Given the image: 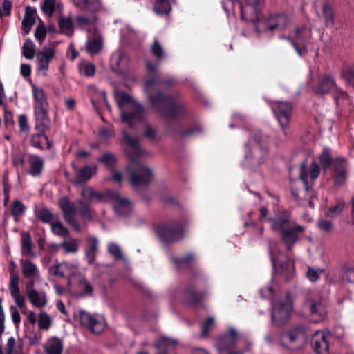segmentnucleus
<instances>
[{"mask_svg":"<svg viewBox=\"0 0 354 354\" xmlns=\"http://www.w3.org/2000/svg\"><path fill=\"white\" fill-rule=\"evenodd\" d=\"M55 54V48L53 46L44 47L42 51L37 53V71L38 73L46 76L48 70L49 63Z\"/></svg>","mask_w":354,"mask_h":354,"instance_id":"a211bd4d","label":"nucleus"},{"mask_svg":"<svg viewBox=\"0 0 354 354\" xmlns=\"http://www.w3.org/2000/svg\"><path fill=\"white\" fill-rule=\"evenodd\" d=\"M129 64L127 55L122 51L115 52L111 57V68L117 73H122Z\"/></svg>","mask_w":354,"mask_h":354,"instance_id":"a878e982","label":"nucleus"},{"mask_svg":"<svg viewBox=\"0 0 354 354\" xmlns=\"http://www.w3.org/2000/svg\"><path fill=\"white\" fill-rule=\"evenodd\" d=\"M61 31L66 35L73 34V22L70 18L63 17L59 19V22Z\"/></svg>","mask_w":354,"mask_h":354,"instance_id":"49530a36","label":"nucleus"},{"mask_svg":"<svg viewBox=\"0 0 354 354\" xmlns=\"http://www.w3.org/2000/svg\"><path fill=\"white\" fill-rule=\"evenodd\" d=\"M19 279L18 276L12 275L10 281V292L16 304L21 309L26 308L24 297L20 292Z\"/></svg>","mask_w":354,"mask_h":354,"instance_id":"b1692460","label":"nucleus"},{"mask_svg":"<svg viewBox=\"0 0 354 354\" xmlns=\"http://www.w3.org/2000/svg\"><path fill=\"white\" fill-rule=\"evenodd\" d=\"M270 256L274 269V277L281 276L283 279H288V275L293 270L290 261H283V255L279 252L278 245L275 243L270 245Z\"/></svg>","mask_w":354,"mask_h":354,"instance_id":"0eeeda50","label":"nucleus"},{"mask_svg":"<svg viewBox=\"0 0 354 354\" xmlns=\"http://www.w3.org/2000/svg\"><path fill=\"white\" fill-rule=\"evenodd\" d=\"M303 29L297 28L294 35L291 36V39L294 41H292V45L295 47V50L299 56L303 55V50L298 46L297 41L301 39V32Z\"/></svg>","mask_w":354,"mask_h":354,"instance_id":"603ef678","label":"nucleus"},{"mask_svg":"<svg viewBox=\"0 0 354 354\" xmlns=\"http://www.w3.org/2000/svg\"><path fill=\"white\" fill-rule=\"evenodd\" d=\"M319 173V167L316 163H312L308 168L301 165L299 178L307 191L311 188L313 182L318 178Z\"/></svg>","mask_w":354,"mask_h":354,"instance_id":"aec40b11","label":"nucleus"},{"mask_svg":"<svg viewBox=\"0 0 354 354\" xmlns=\"http://www.w3.org/2000/svg\"><path fill=\"white\" fill-rule=\"evenodd\" d=\"M261 134L259 133L254 137V145L250 141L245 145V155L244 165L248 167L252 168L258 166L262 160V149L260 146Z\"/></svg>","mask_w":354,"mask_h":354,"instance_id":"9d476101","label":"nucleus"},{"mask_svg":"<svg viewBox=\"0 0 354 354\" xmlns=\"http://www.w3.org/2000/svg\"><path fill=\"white\" fill-rule=\"evenodd\" d=\"M344 207V203H339L334 207H331L327 211V215L330 217H335L339 215Z\"/></svg>","mask_w":354,"mask_h":354,"instance_id":"bf43d9fd","label":"nucleus"},{"mask_svg":"<svg viewBox=\"0 0 354 354\" xmlns=\"http://www.w3.org/2000/svg\"><path fill=\"white\" fill-rule=\"evenodd\" d=\"M241 335L234 328H230L224 334L218 337L216 348L219 353L230 350L239 341Z\"/></svg>","mask_w":354,"mask_h":354,"instance_id":"dca6fc26","label":"nucleus"},{"mask_svg":"<svg viewBox=\"0 0 354 354\" xmlns=\"http://www.w3.org/2000/svg\"><path fill=\"white\" fill-rule=\"evenodd\" d=\"M323 15L326 26L332 28L335 25V15L331 6L325 4L323 7Z\"/></svg>","mask_w":354,"mask_h":354,"instance_id":"ea45409f","label":"nucleus"},{"mask_svg":"<svg viewBox=\"0 0 354 354\" xmlns=\"http://www.w3.org/2000/svg\"><path fill=\"white\" fill-rule=\"evenodd\" d=\"M55 0H45L41 5L42 11L48 16L53 15L55 8Z\"/></svg>","mask_w":354,"mask_h":354,"instance_id":"8fccbe9b","label":"nucleus"},{"mask_svg":"<svg viewBox=\"0 0 354 354\" xmlns=\"http://www.w3.org/2000/svg\"><path fill=\"white\" fill-rule=\"evenodd\" d=\"M12 3L9 0H3L0 8V17L8 16L10 14Z\"/></svg>","mask_w":354,"mask_h":354,"instance_id":"e2e57ef3","label":"nucleus"},{"mask_svg":"<svg viewBox=\"0 0 354 354\" xmlns=\"http://www.w3.org/2000/svg\"><path fill=\"white\" fill-rule=\"evenodd\" d=\"M66 253H76L79 248V241L76 239L64 240L59 245Z\"/></svg>","mask_w":354,"mask_h":354,"instance_id":"58836bf2","label":"nucleus"},{"mask_svg":"<svg viewBox=\"0 0 354 354\" xmlns=\"http://www.w3.org/2000/svg\"><path fill=\"white\" fill-rule=\"evenodd\" d=\"M322 273V270L319 269H315V268H309L306 276L308 278V279L311 281H316L320 277V274Z\"/></svg>","mask_w":354,"mask_h":354,"instance_id":"0e129e2a","label":"nucleus"},{"mask_svg":"<svg viewBox=\"0 0 354 354\" xmlns=\"http://www.w3.org/2000/svg\"><path fill=\"white\" fill-rule=\"evenodd\" d=\"M32 93L35 100V113L37 119L46 118L48 102L47 97L41 88L32 85Z\"/></svg>","mask_w":354,"mask_h":354,"instance_id":"f3484780","label":"nucleus"},{"mask_svg":"<svg viewBox=\"0 0 354 354\" xmlns=\"http://www.w3.org/2000/svg\"><path fill=\"white\" fill-rule=\"evenodd\" d=\"M272 110L284 132V134L287 136L288 132L286 128L288 124L289 118L292 111V106L287 102L278 101L272 106Z\"/></svg>","mask_w":354,"mask_h":354,"instance_id":"2eb2a0df","label":"nucleus"},{"mask_svg":"<svg viewBox=\"0 0 354 354\" xmlns=\"http://www.w3.org/2000/svg\"><path fill=\"white\" fill-rule=\"evenodd\" d=\"M32 243L30 236L28 233H23L21 236V254L24 256H31L33 252L32 250Z\"/></svg>","mask_w":354,"mask_h":354,"instance_id":"e433bc0d","label":"nucleus"},{"mask_svg":"<svg viewBox=\"0 0 354 354\" xmlns=\"http://www.w3.org/2000/svg\"><path fill=\"white\" fill-rule=\"evenodd\" d=\"M46 27H45L44 24L41 21L39 23V24L37 26V27L35 30V36L36 39H38V41L40 44H41L42 41L44 40V39L46 37Z\"/></svg>","mask_w":354,"mask_h":354,"instance_id":"6e6d98bb","label":"nucleus"},{"mask_svg":"<svg viewBox=\"0 0 354 354\" xmlns=\"http://www.w3.org/2000/svg\"><path fill=\"white\" fill-rule=\"evenodd\" d=\"M162 82L158 77L145 81V93L153 108L165 118L177 119L183 117L186 112L183 104L173 101L171 97L164 95L160 92Z\"/></svg>","mask_w":354,"mask_h":354,"instance_id":"f03ea898","label":"nucleus"},{"mask_svg":"<svg viewBox=\"0 0 354 354\" xmlns=\"http://www.w3.org/2000/svg\"><path fill=\"white\" fill-rule=\"evenodd\" d=\"M101 7L100 0H86V3L84 10L93 12L96 11Z\"/></svg>","mask_w":354,"mask_h":354,"instance_id":"052dcab7","label":"nucleus"},{"mask_svg":"<svg viewBox=\"0 0 354 354\" xmlns=\"http://www.w3.org/2000/svg\"><path fill=\"white\" fill-rule=\"evenodd\" d=\"M288 17L284 15H278L275 17L272 18L268 24L263 21H259L256 26V30L257 32L261 31L262 29L267 30H274L276 28L283 29L286 27L288 24Z\"/></svg>","mask_w":354,"mask_h":354,"instance_id":"4be33fe9","label":"nucleus"},{"mask_svg":"<svg viewBox=\"0 0 354 354\" xmlns=\"http://www.w3.org/2000/svg\"><path fill=\"white\" fill-rule=\"evenodd\" d=\"M123 136L127 145L126 153L131 158V162L124 172L113 171L112 179L116 183L128 179L134 186L148 184L152 180L153 173L149 167L137 160L138 157L142 153L138 140L131 138L126 132H124Z\"/></svg>","mask_w":354,"mask_h":354,"instance_id":"f257e3e1","label":"nucleus"},{"mask_svg":"<svg viewBox=\"0 0 354 354\" xmlns=\"http://www.w3.org/2000/svg\"><path fill=\"white\" fill-rule=\"evenodd\" d=\"M174 0H158L154 3L153 9L158 15H167L171 10V4Z\"/></svg>","mask_w":354,"mask_h":354,"instance_id":"c9c22d12","label":"nucleus"},{"mask_svg":"<svg viewBox=\"0 0 354 354\" xmlns=\"http://www.w3.org/2000/svg\"><path fill=\"white\" fill-rule=\"evenodd\" d=\"M292 310V304L290 295L286 294L283 298L272 304V319L274 324L280 326L289 319Z\"/></svg>","mask_w":354,"mask_h":354,"instance_id":"423d86ee","label":"nucleus"},{"mask_svg":"<svg viewBox=\"0 0 354 354\" xmlns=\"http://www.w3.org/2000/svg\"><path fill=\"white\" fill-rule=\"evenodd\" d=\"M319 229L324 232H328L333 229V224L330 221L322 219L318 222Z\"/></svg>","mask_w":354,"mask_h":354,"instance_id":"774afa93","label":"nucleus"},{"mask_svg":"<svg viewBox=\"0 0 354 354\" xmlns=\"http://www.w3.org/2000/svg\"><path fill=\"white\" fill-rule=\"evenodd\" d=\"M51 230L55 234L60 236H66L68 234V230L59 221H52Z\"/></svg>","mask_w":354,"mask_h":354,"instance_id":"09e8293b","label":"nucleus"},{"mask_svg":"<svg viewBox=\"0 0 354 354\" xmlns=\"http://www.w3.org/2000/svg\"><path fill=\"white\" fill-rule=\"evenodd\" d=\"M98 240L95 237L88 239V248L85 252L86 258L88 263H93L97 251Z\"/></svg>","mask_w":354,"mask_h":354,"instance_id":"7c9ffc66","label":"nucleus"},{"mask_svg":"<svg viewBox=\"0 0 354 354\" xmlns=\"http://www.w3.org/2000/svg\"><path fill=\"white\" fill-rule=\"evenodd\" d=\"M59 205L65 219L77 230H80V226L75 219V210H77L85 219L89 220L92 217V213L88 204L82 201H78L75 207L69 203L66 198H62L59 201Z\"/></svg>","mask_w":354,"mask_h":354,"instance_id":"39448f33","label":"nucleus"},{"mask_svg":"<svg viewBox=\"0 0 354 354\" xmlns=\"http://www.w3.org/2000/svg\"><path fill=\"white\" fill-rule=\"evenodd\" d=\"M102 201L111 202L115 212L119 215L126 216L131 212L132 207L130 201L115 191H106Z\"/></svg>","mask_w":354,"mask_h":354,"instance_id":"f8f14e48","label":"nucleus"},{"mask_svg":"<svg viewBox=\"0 0 354 354\" xmlns=\"http://www.w3.org/2000/svg\"><path fill=\"white\" fill-rule=\"evenodd\" d=\"M46 354H62L63 344L60 339L53 337L49 339L44 346Z\"/></svg>","mask_w":354,"mask_h":354,"instance_id":"c85d7f7f","label":"nucleus"},{"mask_svg":"<svg viewBox=\"0 0 354 354\" xmlns=\"http://www.w3.org/2000/svg\"><path fill=\"white\" fill-rule=\"evenodd\" d=\"M114 96L122 122L133 127L144 120L143 107L129 94L122 91H115Z\"/></svg>","mask_w":354,"mask_h":354,"instance_id":"20e7f679","label":"nucleus"},{"mask_svg":"<svg viewBox=\"0 0 354 354\" xmlns=\"http://www.w3.org/2000/svg\"><path fill=\"white\" fill-rule=\"evenodd\" d=\"M288 221L289 214L288 213H283L280 216H277L270 219L272 230L281 232L286 230V226Z\"/></svg>","mask_w":354,"mask_h":354,"instance_id":"c756f323","label":"nucleus"},{"mask_svg":"<svg viewBox=\"0 0 354 354\" xmlns=\"http://www.w3.org/2000/svg\"><path fill=\"white\" fill-rule=\"evenodd\" d=\"M24 209V206L20 201H16L13 203L12 206V214L16 220L23 214Z\"/></svg>","mask_w":354,"mask_h":354,"instance_id":"5fc2aeb1","label":"nucleus"},{"mask_svg":"<svg viewBox=\"0 0 354 354\" xmlns=\"http://www.w3.org/2000/svg\"><path fill=\"white\" fill-rule=\"evenodd\" d=\"M216 325L214 317H207L201 324V335L204 337L207 335L216 327Z\"/></svg>","mask_w":354,"mask_h":354,"instance_id":"37998d69","label":"nucleus"},{"mask_svg":"<svg viewBox=\"0 0 354 354\" xmlns=\"http://www.w3.org/2000/svg\"><path fill=\"white\" fill-rule=\"evenodd\" d=\"M100 161L106 166L111 167L115 162V156L110 153H106L100 158Z\"/></svg>","mask_w":354,"mask_h":354,"instance_id":"680f3d73","label":"nucleus"},{"mask_svg":"<svg viewBox=\"0 0 354 354\" xmlns=\"http://www.w3.org/2000/svg\"><path fill=\"white\" fill-rule=\"evenodd\" d=\"M109 252L116 259H122V252L120 248L115 243H110L108 245Z\"/></svg>","mask_w":354,"mask_h":354,"instance_id":"864d4df0","label":"nucleus"},{"mask_svg":"<svg viewBox=\"0 0 354 354\" xmlns=\"http://www.w3.org/2000/svg\"><path fill=\"white\" fill-rule=\"evenodd\" d=\"M50 315L45 311H41L38 317V326L40 329L48 330L51 326Z\"/></svg>","mask_w":354,"mask_h":354,"instance_id":"79ce46f5","label":"nucleus"},{"mask_svg":"<svg viewBox=\"0 0 354 354\" xmlns=\"http://www.w3.org/2000/svg\"><path fill=\"white\" fill-rule=\"evenodd\" d=\"M335 179L337 185H342L346 179V161L343 158H337L334 162Z\"/></svg>","mask_w":354,"mask_h":354,"instance_id":"cd10ccee","label":"nucleus"},{"mask_svg":"<svg viewBox=\"0 0 354 354\" xmlns=\"http://www.w3.org/2000/svg\"><path fill=\"white\" fill-rule=\"evenodd\" d=\"M80 72L85 76H93L95 73V66L93 64L88 62H82L79 66Z\"/></svg>","mask_w":354,"mask_h":354,"instance_id":"c03bdc74","label":"nucleus"},{"mask_svg":"<svg viewBox=\"0 0 354 354\" xmlns=\"http://www.w3.org/2000/svg\"><path fill=\"white\" fill-rule=\"evenodd\" d=\"M64 275H68V286H73L78 283L80 288L84 290L85 294H89L92 292V287L86 283L85 278L78 272V264L76 261L73 263H62Z\"/></svg>","mask_w":354,"mask_h":354,"instance_id":"1a4fd4ad","label":"nucleus"},{"mask_svg":"<svg viewBox=\"0 0 354 354\" xmlns=\"http://www.w3.org/2000/svg\"><path fill=\"white\" fill-rule=\"evenodd\" d=\"M95 171V168L86 166L82 169L79 172L76 179L75 183L77 185L81 184L88 180Z\"/></svg>","mask_w":354,"mask_h":354,"instance_id":"a19ab883","label":"nucleus"},{"mask_svg":"<svg viewBox=\"0 0 354 354\" xmlns=\"http://www.w3.org/2000/svg\"><path fill=\"white\" fill-rule=\"evenodd\" d=\"M304 230V227L296 225L282 232V240L287 248L292 247L299 239V234Z\"/></svg>","mask_w":354,"mask_h":354,"instance_id":"393cba45","label":"nucleus"},{"mask_svg":"<svg viewBox=\"0 0 354 354\" xmlns=\"http://www.w3.org/2000/svg\"><path fill=\"white\" fill-rule=\"evenodd\" d=\"M315 91L317 93L324 94L330 91L338 92L339 89L337 86L334 76L330 74H326L319 79Z\"/></svg>","mask_w":354,"mask_h":354,"instance_id":"5701e85b","label":"nucleus"},{"mask_svg":"<svg viewBox=\"0 0 354 354\" xmlns=\"http://www.w3.org/2000/svg\"><path fill=\"white\" fill-rule=\"evenodd\" d=\"M31 144L35 148L43 149L46 145L47 148L50 147L48 138L42 133H34L31 136Z\"/></svg>","mask_w":354,"mask_h":354,"instance_id":"f704fd0d","label":"nucleus"},{"mask_svg":"<svg viewBox=\"0 0 354 354\" xmlns=\"http://www.w3.org/2000/svg\"><path fill=\"white\" fill-rule=\"evenodd\" d=\"M35 285L34 281H26L25 283L27 297L35 307L44 308L48 303L46 292L44 290H37Z\"/></svg>","mask_w":354,"mask_h":354,"instance_id":"4468645a","label":"nucleus"},{"mask_svg":"<svg viewBox=\"0 0 354 354\" xmlns=\"http://www.w3.org/2000/svg\"><path fill=\"white\" fill-rule=\"evenodd\" d=\"M144 135L145 138L152 142H155L157 139V131L156 130L149 124H147L144 131Z\"/></svg>","mask_w":354,"mask_h":354,"instance_id":"4d7b16f0","label":"nucleus"},{"mask_svg":"<svg viewBox=\"0 0 354 354\" xmlns=\"http://www.w3.org/2000/svg\"><path fill=\"white\" fill-rule=\"evenodd\" d=\"M49 272L56 277H64V271L62 267V263L56 265L55 266L49 268Z\"/></svg>","mask_w":354,"mask_h":354,"instance_id":"338daca9","label":"nucleus"},{"mask_svg":"<svg viewBox=\"0 0 354 354\" xmlns=\"http://www.w3.org/2000/svg\"><path fill=\"white\" fill-rule=\"evenodd\" d=\"M38 217L39 219L46 223H49L53 220L51 212L47 209H43L39 211Z\"/></svg>","mask_w":354,"mask_h":354,"instance_id":"69168bd1","label":"nucleus"},{"mask_svg":"<svg viewBox=\"0 0 354 354\" xmlns=\"http://www.w3.org/2000/svg\"><path fill=\"white\" fill-rule=\"evenodd\" d=\"M332 158L329 150L324 149L319 156V162L323 169H327L331 164Z\"/></svg>","mask_w":354,"mask_h":354,"instance_id":"3c124183","label":"nucleus"},{"mask_svg":"<svg viewBox=\"0 0 354 354\" xmlns=\"http://www.w3.org/2000/svg\"><path fill=\"white\" fill-rule=\"evenodd\" d=\"M37 17V10L34 8L28 7L26 8V13L22 21V32L28 34L33 24L35 23Z\"/></svg>","mask_w":354,"mask_h":354,"instance_id":"bb28decb","label":"nucleus"},{"mask_svg":"<svg viewBox=\"0 0 354 354\" xmlns=\"http://www.w3.org/2000/svg\"><path fill=\"white\" fill-rule=\"evenodd\" d=\"M197 257L192 253H189L183 257H172V262L179 268L189 266L197 260Z\"/></svg>","mask_w":354,"mask_h":354,"instance_id":"72a5a7b5","label":"nucleus"},{"mask_svg":"<svg viewBox=\"0 0 354 354\" xmlns=\"http://www.w3.org/2000/svg\"><path fill=\"white\" fill-rule=\"evenodd\" d=\"M155 230L160 240L166 244L180 239L184 234L183 227L176 222L160 224Z\"/></svg>","mask_w":354,"mask_h":354,"instance_id":"6e6552de","label":"nucleus"},{"mask_svg":"<svg viewBox=\"0 0 354 354\" xmlns=\"http://www.w3.org/2000/svg\"><path fill=\"white\" fill-rule=\"evenodd\" d=\"M312 337V345L318 354H327L329 343L332 338L331 334L326 330H317L314 333L307 327L297 326L290 329L288 333L281 336V343L283 346L288 347L287 342L294 343L297 341H306Z\"/></svg>","mask_w":354,"mask_h":354,"instance_id":"7ed1b4c3","label":"nucleus"},{"mask_svg":"<svg viewBox=\"0 0 354 354\" xmlns=\"http://www.w3.org/2000/svg\"><path fill=\"white\" fill-rule=\"evenodd\" d=\"M261 0H245L244 6H240L241 17L245 21H259L258 6Z\"/></svg>","mask_w":354,"mask_h":354,"instance_id":"412c9836","label":"nucleus"},{"mask_svg":"<svg viewBox=\"0 0 354 354\" xmlns=\"http://www.w3.org/2000/svg\"><path fill=\"white\" fill-rule=\"evenodd\" d=\"M77 317L82 325L88 328L93 333H102L106 326L104 317L101 315H91L86 311L78 312Z\"/></svg>","mask_w":354,"mask_h":354,"instance_id":"9b49d317","label":"nucleus"},{"mask_svg":"<svg viewBox=\"0 0 354 354\" xmlns=\"http://www.w3.org/2000/svg\"><path fill=\"white\" fill-rule=\"evenodd\" d=\"M176 341L167 337H160L156 342L155 346L159 351L157 354H167L166 351L174 346Z\"/></svg>","mask_w":354,"mask_h":354,"instance_id":"2f4dec72","label":"nucleus"},{"mask_svg":"<svg viewBox=\"0 0 354 354\" xmlns=\"http://www.w3.org/2000/svg\"><path fill=\"white\" fill-rule=\"evenodd\" d=\"M102 48V41L99 38L89 39L87 42L86 49L91 54L97 53Z\"/></svg>","mask_w":354,"mask_h":354,"instance_id":"de8ad7c7","label":"nucleus"},{"mask_svg":"<svg viewBox=\"0 0 354 354\" xmlns=\"http://www.w3.org/2000/svg\"><path fill=\"white\" fill-rule=\"evenodd\" d=\"M28 162L30 165L31 170L30 173L33 176L39 174L44 167V162L42 159L37 156H29Z\"/></svg>","mask_w":354,"mask_h":354,"instance_id":"473e14b6","label":"nucleus"},{"mask_svg":"<svg viewBox=\"0 0 354 354\" xmlns=\"http://www.w3.org/2000/svg\"><path fill=\"white\" fill-rule=\"evenodd\" d=\"M20 266L23 277L27 281H34L35 283L42 280L38 266L30 260L21 259Z\"/></svg>","mask_w":354,"mask_h":354,"instance_id":"6ab92c4d","label":"nucleus"},{"mask_svg":"<svg viewBox=\"0 0 354 354\" xmlns=\"http://www.w3.org/2000/svg\"><path fill=\"white\" fill-rule=\"evenodd\" d=\"M341 76L348 86L354 88V64L345 66L342 71Z\"/></svg>","mask_w":354,"mask_h":354,"instance_id":"4c0bfd02","label":"nucleus"},{"mask_svg":"<svg viewBox=\"0 0 354 354\" xmlns=\"http://www.w3.org/2000/svg\"><path fill=\"white\" fill-rule=\"evenodd\" d=\"M151 52L158 59H161L163 57V49L156 40L153 41L151 46Z\"/></svg>","mask_w":354,"mask_h":354,"instance_id":"13d9d810","label":"nucleus"},{"mask_svg":"<svg viewBox=\"0 0 354 354\" xmlns=\"http://www.w3.org/2000/svg\"><path fill=\"white\" fill-rule=\"evenodd\" d=\"M35 53V45L30 39H27L23 46V55L28 59H32Z\"/></svg>","mask_w":354,"mask_h":354,"instance_id":"a18cd8bd","label":"nucleus"},{"mask_svg":"<svg viewBox=\"0 0 354 354\" xmlns=\"http://www.w3.org/2000/svg\"><path fill=\"white\" fill-rule=\"evenodd\" d=\"M304 312L310 316V320L313 322H319L326 315L325 307L319 298H308L306 300L303 306Z\"/></svg>","mask_w":354,"mask_h":354,"instance_id":"ddd939ff","label":"nucleus"}]
</instances>
